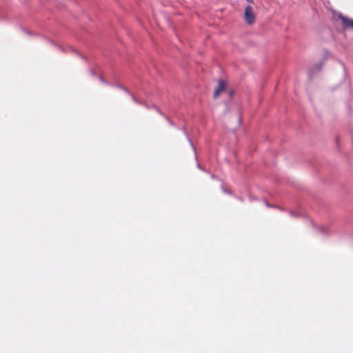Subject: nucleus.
<instances>
[{
    "label": "nucleus",
    "instance_id": "nucleus-3",
    "mask_svg": "<svg viewBox=\"0 0 353 353\" xmlns=\"http://www.w3.org/2000/svg\"><path fill=\"white\" fill-rule=\"evenodd\" d=\"M226 83L223 80H219L218 85L214 90V97L216 98L225 88Z\"/></svg>",
    "mask_w": 353,
    "mask_h": 353
},
{
    "label": "nucleus",
    "instance_id": "nucleus-2",
    "mask_svg": "<svg viewBox=\"0 0 353 353\" xmlns=\"http://www.w3.org/2000/svg\"><path fill=\"white\" fill-rule=\"evenodd\" d=\"M339 18L341 19V21L342 22V25L344 28H345V29L351 28L353 30V19H352L344 17L342 14H340L339 16Z\"/></svg>",
    "mask_w": 353,
    "mask_h": 353
},
{
    "label": "nucleus",
    "instance_id": "nucleus-1",
    "mask_svg": "<svg viewBox=\"0 0 353 353\" xmlns=\"http://www.w3.org/2000/svg\"><path fill=\"white\" fill-rule=\"evenodd\" d=\"M244 19L248 24H252L255 21V14L253 8L248 6L245 9Z\"/></svg>",
    "mask_w": 353,
    "mask_h": 353
}]
</instances>
